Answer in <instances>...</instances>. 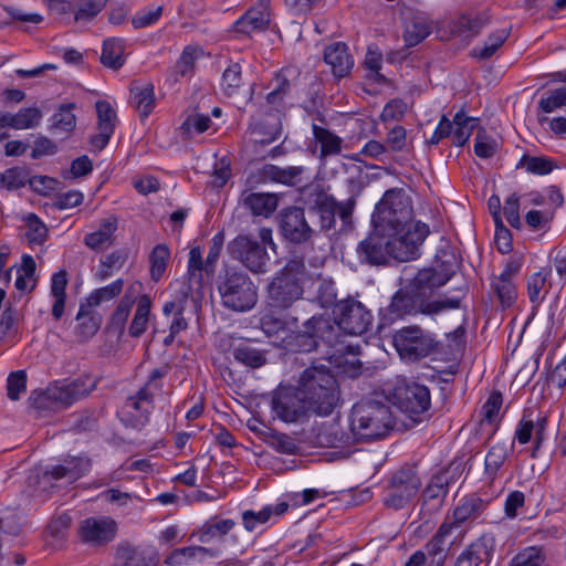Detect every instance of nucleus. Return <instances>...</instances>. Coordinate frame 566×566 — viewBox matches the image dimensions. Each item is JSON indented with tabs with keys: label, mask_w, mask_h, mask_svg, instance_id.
<instances>
[{
	"label": "nucleus",
	"mask_w": 566,
	"mask_h": 566,
	"mask_svg": "<svg viewBox=\"0 0 566 566\" xmlns=\"http://www.w3.org/2000/svg\"><path fill=\"white\" fill-rule=\"evenodd\" d=\"M437 266L419 270L407 284L391 296L390 303L379 310V328L397 319L418 314L433 317L448 310L461 307L468 286L455 289L453 296L439 295L437 291L446 285L455 274L459 264L451 248L440 249L436 255Z\"/></svg>",
	"instance_id": "obj_1"
},
{
	"label": "nucleus",
	"mask_w": 566,
	"mask_h": 566,
	"mask_svg": "<svg viewBox=\"0 0 566 566\" xmlns=\"http://www.w3.org/2000/svg\"><path fill=\"white\" fill-rule=\"evenodd\" d=\"M339 399V384L333 369L313 363L300 373L295 386H279L273 391L271 409L283 422H304L312 416H331Z\"/></svg>",
	"instance_id": "obj_2"
},
{
	"label": "nucleus",
	"mask_w": 566,
	"mask_h": 566,
	"mask_svg": "<svg viewBox=\"0 0 566 566\" xmlns=\"http://www.w3.org/2000/svg\"><path fill=\"white\" fill-rule=\"evenodd\" d=\"M413 209L411 198L402 188H391L385 191L371 214V226L406 241L413 242L420 249L430 233L429 226L421 221L412 222Z\"/></svg>",
	"instance_id": "obj_3"
},
{
	"label": "nucleus",
	"mask_w": 566,
	"mask_h": 566,
	"mask_svg": "<svg viewBox=\"0 0 566 566\" xmlns=\"http://www.w3.org/2000/svg\"><path fill=\"white\" fill-rule=\"evenodd\" d=\"M356 254L361 264L380 266L389 264L390 259L399 262L416 260L420 249L413 242L406 243L373 227L368 235L357 244Z\"/></svg>",
	"instance_id": "obj_4"
},
{
	"label": "nucleus",
	"mask_w": 566,
	"mask_h": 566,
	"mask_svg": "<svg viewBox=\"0 0 566 566\" xmlns=\"http://www.w3.org/2000/svg\"><path fill=\"white\" fill-rule=\"evenodd\" d=\"M342 334L332 317L318 314L303 322L297 329L290 331L283 338V347L292 353L317 352L321 345L334 347L339 344Z\"/></svg>",
	"instance_id": "obj_5"
},
{
	"label": "nucleus",
	"mask_w": 566,
	"mask_h": 566,
	"mask_svg": "<svg viewBox=\"0 0 566 566\" xmlns=\"http://www.w3.org/2000/svg\"><path fill=\"white\" fill-rule=\"evenodd\" d=\"M306 266L303 258L290 259L266 287L265 303L272 312L290 310L303 298Z\"/></svg>",
	"instance_id": "obj_6"
},
{
	"label": "nucleus",
	"mask_w": 566,
	"mask_h": 566,
	"mask_svg": "<svg viewBox=\"0 0 566 566\" xmlns=\"http://www.w3.org/2000/svg\"><path fill=\"white\" fill-rule=\"evenodd\" d=\"M395 418L390 407L373 399L360 400L350 412V431L356 442L384 438L394 428Z\"/></svg>",
	"instance_id": "obj_7"
},
{
	"label": "nucleus",
	"mask_w": 566,
	"mask_h": 566,
	"mask_svg": "<svg viewBox=\"0 0 566 566\" xmlns=\"http://www.w3.org/2000/svg\"><path fill=\"white\" fill-rule=\"evenodd\" d=\"M386 399L406 413L411 426L429 419L431 406L430 390L427 386L405 377H397L395 382L384 390Z\"/></svg>",
	"instance_id": "obj_8"
},
{
	"label": "nucleus",
	"mask_w": 566,
	"mask_h": 566,
	"mask_svg": "<svg viewBox=\"0 0 566 566\" xmlns=\"http://www.w3.org/2000/svg\"><path fill=\"white\" fill-rule=\"evenodd\" d=\"M222 305L233 312H248L258 302V287L242 270L226 266L218 276Z\"/></svg>",
	"instance_id": "obj_9"
},
{
	"label": "nucleus",
	"mask_w": 566,
	"mask_h": 566,
	"mask_svg": "<svg viewBox=\"0 0 566 566\" xmlns=\"http://www.w3.org/2000/svg\"><path fill=\"white\" fill-rule=\"evenodd\" d=\"M421 478L413 463H403L395 470L385 488L384 505L399 511L409 505L421 488Z\"/></svg>",
	"instance_id": "obj_10"
},
{
	"label": "nucleus",
	"mask_w": 566,
	"mask_h": 566,
	"mask_svg": "<svg viewBox=\"0 0 566 566\" xmlns=\"http://www.w3.org/2000/svg\"><path fill=\"white\" fill-rule=\"evenodd\" d=\"M276 219L280 234L290 244L305 245L313 243L317 238L316 226L307 220L305 208L296 206L283 208Z\"/></svg>",
	"instance_id": "obj_11"
},
{
	"label": "nucleus",
	"mask_w": 566,
	"mask_h": 566,
	"mask_svg": "<svg viewBox=\"0 0 566 566\" xmlns=\"http://www.w3.org/2000/svg\"><path fill=\"white\" fill-rule=\"evenodd\" d=\"M333 315L339 333L343 331L355 336L368 332L374 322L371 311L352 296L340 300L333 310Z\"/></svg>",
	"instance_id": "obj_12"
},
{
	"label": "nucleus",
	"mask_w": 566,
	"mask_h": 566,
	"mask_svg": "<svg viewBox=\"0 0 566 566\" xmlns=\"http://www.w3.org/2000/svg\"><path fill=\"white\" fill-rule=\"evenodd\" d=\"M392 342L400 357L410 361L424 358L438 348V342L417 325L397 331Z\"/></svg>",
	"instance_id": "obj_13"
},
{
	"label": "nucleus",
	"mask_w": 566,
	"mask_h": 566,
	"mask_svg": "<svg viewBox=\"0 0 566 566\" xmlns=\"http://www.w3.org/2000/svg\"><path fill=\"white\" fill-rule=\"evenodd\" d=\"M229 255L240 261L253 273H265L270 260L266 247L256 238L249 234H239L227 245Z\"/></svg>",
	"instance_id": "obj_14"
},
{
	"label": "nucleus",
	"mask_w": 566,
	"mask_h": 566,
	"mask_svg": "<svg viewBox=\"0 0 566 566\" xmlns=\"http://www.w3.org/2000/svg\"><path fill=\"white\" fill-rule=\"evenodd\" d=\"M304 203L308 214L318 220L317 237L335 229L338 201L333 195L316 186L305 193Z\"/></svg>",
	"instance_id": "obj_15"
},
{
	"label": "nucleus",
	"mask_w": 566,
	"mask_h": 566,
	"mask_svg": "<svg viewBox=\"0 0 566 566\" xmlns=\"http://www.w3.org/2000/svg\"><path fill=\"white\" fill-rule=\"evenodd\" d=\"M304 203L308 214L318 220L317 237L335 229L338 201L333 195L316 186L305 193Z\"/></svg>",
	"instance_id": "obj_16"
},
{
	"label": "nucleus",
	"mask_w": 566,
	"mask_h": 566,
	"mask_svg": "<svg viewBox=\"0 0 566 566\" xmlns=\"http://www.w3.org/2000/svg\"><path fill=\"white\" fill-rule=\"evenodd\" d=\"M548 427V417L542 412H536L531 408L523 411V416L517 423L514 439L521 444L528 443L534 434V443L531 449V458L536 459L538 452L546 439V431Z\"/></svg>",
	"instance_id": "obj_17"
},
{
	"label": "nucleus",
	"mask_w": 566,
	"mask_h": 566,
	"mask_svg": "<svg viewBox=\"0 0 566 566\" xmlns=\"http://www.w3.org/2000/svg\"><path fill=\"white\" fill-rule=\"evenodd\" d=\"M97 381L90 375H81L75 379L55 380L49 385V394L53 395L60 407H70L75 401L90 395L96 387Z\"/></svg>",
	"instance_id": "obj_18"
},
{
	"label": "nucleus",
	"mask_w": 566,
	"mask_h": 566,
	"mask_svg": "<svg viewBox=\"0 0 566 566\" xmlns=\"http://www.w3.org/2000/svg\"><path fill=\"white\" fill-rule=\"evenodd\" d=\"M117 523L111 516L87 517L80 523L78 537L93 546H105L117 534Z\"/></svg>",
	"instance_id": "obj_19"
},
{
	"label": "nucleus",
	"mask_w": 566,
	"mask_h": 566,
	"mask_svg": "<svg viewBox=\"0 0 566 566\" xmlns=\"http://www.w3.org/2000/svg\"><path fill=\"white\" fill-rule=\"evenodd\" d=\"M494 551V536L490 533L482 534L460 553L453 566H479L482 563L490 564Z\"/></svg>",
	"instance_id": "obj_20"
},
{
	"label": "nucleus",
	"mask_w": 566,
	"mask_h": 566,
	"mask_svg": "<svg viewBox=\"0 0 566 566\" xmlns=\"http://www.w3.org/2000/svg\"><path fill=\"white\" fill-rule=\"evenodd\" d=\"M270 25L269 1L261 0L259 7L249 9L232 27V32L239 38L249 36L254 31H265Z\"/></svg>",
	"instance_id": "obj_21"
},
{
	"label": "nucleus",
	"mask_w": 566,
	"mask_h": 566,
	"mask_svg": "<svg viewBox=\"0 0 566 566\" xmlns=\"http://www.w3.org/2000/svg\"><path fill=\"white\" fill-rule=\"evenodd\" d=\"M92 467V461L86 455L80 457H66L63 459V463L46 468L44 471L45 476H50L54 481L67 479L70 481H76L80 478L86 475Z\"/></svg>",
	"instance_id": "obj_22"
},
{
	"label": "nucleus",
	"mask_w": 566,
	"mask_h": 566,
	"mask_svg": "<svg viewBox=\"0 0 566 566\" xmlns=\"http://www.w3.org/2000/svg\"><path fill=\"white\" fill-rule=\"evenodd\" d=\"M220 553L218 548L201 545L178 547L166 555L164 564L166 566H189L196 560L202 563L206 557L216 558Z\"/></svg>",
	"instance_id": "obj_23"
},
{
	"label": "nucleus",
	"mask_w": 566,
	"mask_h": 566,
	"mask_svg": "<svg viewBox=\"0 0 566 566\" xmlns=\"http://www.w3.org/2000/svg\"><path fill=\"white\" fill-rule=\"evenodd\" d=\"M324 62L331 66L332 73L337 78L346 77L354 66V57L344 42H334L324 50Z\"/></svg>",
	"instance_id": "obj_24"
},
{
	"label": "nucleus",
	"mask_w": 566,
	"mask_h": 566,
	"mask_svg": "<svg viewBox=\"0 0 566 566\" xmlns=\"http://www.w3.org/2000/svg\"><path fill=\"white\" fill-rule=\"evenodd\" d=\"M93 307L87 306L85 301L80 303L78 312L75 316L77 323L74 327V334L80 343H85L94 337L101 328L103 316Z\"/></svg>",
	"instance_id": "obj_25"
},
{
	"label": "nucleus",
	"mask_w": 566,
	"mask_h": 566,
	"mask_svg": "<svg viewBox=\"0 0 566 566\" xmlns=\"http://www.w3.org/2000/svg\"><path fill=\"white\" fill-rule=\"evenodd\" d=\"M451 531L452 525L448 522H443L430 541L424 545V553L428 560L426 566H444L448 556L446 538Z\"/></svg>",
	"instance_id": "obj_26"
},
{
	"label": "nucleus",
	"mask_w": 566,
	"mask_h": 566,
	"mask_svg": "<svg viewBox=\"0 0 566 566\" xmlns=\"http://www.w3.org/2000/svg\"><path fill=\"white\" fill-rule=\"evenodd\" d=\"M234 526L235 522L232 518L212 516L196 528L190 537H197L198 541L203 544H209L214 539L221 542Z\"/></svg>",
	"instance_id": "obj_27"
},
{
	"label": "nucleus",
	"mask_w": 566,
	"mask_h": 566,
	"mask_svg": "<svg viewBox=\"0 0 566 566\" xmlns=\"http://www.w3.org/2000/svg\"><path fill=\"white\" fill-rule=\"evenodd\" d=\"M268 353L269 350L260 348L258 344L251 340H242L231 347L233 358L252 369L260 368L266 364Z\"/></svg>",
	"instance_id": "obj_28"
},
{
	"label": "nucleus",
	"mask_w": 566,
	"mask_h": 566,
	"mask_svg": "<svg viewBox=\"0 0 566 566\" xmlns=\"http://www.w3.org/2000/svg\"><path fill=\"white\" fill-rule=\"evenodd\" d=\"M491 15L488 10L478 12L475 15L462 13L451 22L452 33L459 36H475L490 23Z\"/></svg>",
	"instance_id": "obj_29"
},
{
	"label": "nucleus",
	"mask_w": 566,
	"mask_h": 566,
	"mask_svg": "<svg viewBox=\"0 0 566 566\" xmlns=\"http://www.w3.org/2000/svg\"><path fill=\"white\" fill-rule=\"evenodd\" d=\"M241 200L253 216L268 218L276 210L279 196L270 192H248L244 190Z\"/></svg>",
	"instance_id": "obj_30"
},
{
	"label": "nucleus",
	"mask_w": 566,
	"mask_h": 566,
	"mask_svg": "<svg viewBox=\"0 0 566 566\" xmlns=\"http://www.w3.org/2000/svg\"><path fill=\"white\" fill-rule=\"evenodd\" d=\"M452 476L448 470L440 471L432 475L429 484L422 492V507L430 501H436V509H439L449 492V485Z\"/></svg>",
	"instance_id": "obj_31"
},
{
	"label": "nucleus",
	"mask_w": 566,
	"mask_h": 566,
	"mask_svg": "<svg viewBox=\"0 0 566 566\" xmlns=\"http://www.w3.org/2000/svg\"><path fill=\"white\" fill-rule=\"evenodd\" d=\"M303 172L304 168L302 166L281 168L272 164H265L261 169V176L264 179H269L289 187H295L301 184Z\"/></svg>",
	"instance_id": "obj_32"
},
{
	"label": "nucleus",
	"mask_w": 566,
	"mask_h": 566,
	"mask_svg": "<svg viewBox=\"0 0 566 566\" xmlns=\"http://www.w3.org/2000/svg\"><path fill=\"white\" fill-rule=\"evenodd\" d=\"M452 123V142L455 146H464L472 133L479 129L480 118L468 116L464 111H459L451 120Z\"/></svg>",
	"instance_id": "obj_33"
},
{
	"label": "nucleus",
	"mask_w": 566,
	"mask_h": 566,
	"mask_svg": "<svg viewBox=\"0 0 566 566\" xmlns=\"http://www.w3.org/2000/svg\"><path fill=\"white\" fill-rule=\"evenodd\" d=\"M154 84L147 83L144 86L132 84L130 86V104L139 112L142 118L150 115L156 106Z\"/></svg>",
	"instance_id": "obj_34"
},
{
	"label": "nucleus",
	"mask_w": 566,
	"mask_h": 566,
	"mask_svg": "<svg viewBox=\"0 0 566 566\" xmlns=\"http://www.w3.org/2000/svg\"><path fill=\"white\" fill-rule=\"evenodd\" d=\"M118 220L115 216L103 219L99 228L84 238V243L92 250H101L105 244H112V237L117 230Z\"/></svg>",
	"instance_id": "obj_35"
},
{
	"label": "nucleus",
	"mask_w": 566,
	"mask_h": 566,
	"mask_svg": "<svg viewBox=\"0 0 566 566\" xmlns=\"http://www.w3.org/2000/svg\"><path fill=\"white\" fill-rule=\"evenodd\" d=\"M486 504L485 501L475 495L465 497L463 502L453 510V521L450 524L452 527L459 526L469 520L476 518L485 510Z\"/></svg>",
	"instance_id": "obj_36"
},
{
	"label": "nucleus",
	"mask_w": 566,
	"mask_h": 566,
	"mask_svg": "<svg viewBox=\"0 0 566 566\" xmlns=\"http://www.w3.org/2000/svg\"><path fill=\"white\" fill-rule=\"evenodd\" d=\"M125 42L119 38L106 39L103 42L101 63L112 70L120 69L125 63Z\"/></svg>",
	"instance_id": "obj_37"
},
{
	"label": "nucleus",
	"mask_w": 566,
	"mask_h": 566,
	"mask_svg": "<svg viewBox=\"0 0 566 566\" xmlns=\"http://www.w3.org/2000/svg\"><path fill=\"white\" fill-rule=\"evenodd\" d=\"M75 108V103L61 104L50 118L49 130H60L70 135L76 126V116L73 113Z\"/></svg>",
	"instance_id": "obj_38"
},
{
	"label": "nucleus",
	"mask_w": 566,
	"mask_h": 566,
	"mask_svg": "<svg viewBox=\"0 0 566 566\" xmlns=\"http://www.w3.org/2000/svg\"><path fill=\"white\" fill-rule=\"evenodd\" d=\"M312 130L315 140L319 144V156L322 158L337 155L342 151L343 139L339 136L316 124L312 125Z\"/></svg>",
	"instance_id": "obj_39"
},
{
	"label": "nucleus",
	"mask_w": 566,
	"mask_h": 566,
	"mask_svg": "<svg viewBox=\"0 0 566 566\" xmlns=\"http://www.w3.org/2000/svg\"><path fill=\"white\" fill-rule=\"evenodd\" d=\"M263 441L275 451L284 454H296L298 446L295 439L287 433L279 432L272 428L262 431Z\"/></svg>",
	"instance_id": "obj_40"
},
{
	"label": "nucleus",
	"mask_w": 566,
	"mask_h": 566,
	"mask_svg": "<svg viewBox=\"0 0 566 566\" xmlns=\"http://www.w3.org/2000/svg\"><path fill=\"white\" fill-rule=\"evenodd\" d=\"M151 310V298L149 295L144 294L139 297L137 307L129 325L128 333L132 337H140L146 328L149 321Z\"/></svg>",
	"instance_id": "obj_41"
},
{
	"label": "nucleus",
	"mask_w": 566,
	"mask_h": 566,
	"mask_svg": "<svg viewBox=\"0 0 566 566\" xmlns=\"http://www.w3.org/2000/svg\"><path fill=\"white\" fill-rule=\"evenodd\" d=\"M510 35L506 29L492 32L485 40L483 46H475L471 50L470 55L479 61L492 57L495 52L504 44Z\"/></svg>",
	"instance_id": "obj_42"
},
{
	"label": "nucleus",
	"mask_w": 566,
	"mask_h": 566,
	"mask_svg": "<svg viewBox=\"0 0 566 566\" xmlns=\"http://www.w3.org/2000/svg\"><path fill=\"white\" fill-rule=\"evenodd\" d=\"M516 168H525L526 171L532 175L546 176L557 168V164L554 159L545 156L524 154L517 163Z\"/></svg>",
	"instance_id": "obj_43"
},
{
	"label": "nucleus",
	"mask_w": 566,
	"mask_h": 566,
	"mask_svg": "<svg viewBox=\"0 0 566 566\" xmlns=\"http://www.w3.org/2000/svg\"><path fill=\"white\" fill-rule=\"evenodd\" d=\"M382 54L376 44L368 45L363 66L369 72L366 77L377 84H388V78L380 73Z\"/></svg>",
	"instance_id": "obj_44"
},
{
	"label": "nucleus",
	"mask_w": 566,
	"mask_h": 566,
	"mask_svg": "<svg viewBox=\"0 0 566 566\" xmlns=\"http://www.w3.org/2000/svg\"><path fill=\"white\" fill-rule=\"evenodd\" d=\"M135 303V300L130 297L129 295L125 294L119 303L117 304L116 308L112 313V316L109 318L107 328L112 332L123 333L127 318L129 316L130 310Z\"/></svg>",
	"instance_id": "obj_45"
},
{
	"label": "nucleus",
	"mask_w": 566,
	"mask_h": 566,
	"mask_svg": "<svg viewBox=\"0 0 566 566\" xmlns=\"http://www.w3.org/2000/svg\"><path fill=\"white\" fill-rule=\"evenodd\" d=\"M170 251L166 244H156L149 254L150 263V277L153 281L158 282L168 264Z\"/></svg>",
	"instance_id": "obj_46"
},
{
	"label": "nucleus",
	"mask_w": 566,
	"mask_h": 566,
	"mask_svg": "<svg viewBox=\"0 0 566 566\" xmlns=\"http://www.w3.org/2000/svg\"><path fill=\"white\" fill-rule=\"evenodd\" d=\"M97 115V130H106L114 133L117 124V114L109 102L98 99L95 103Z\"/></svg>",
	"instance_id": "obj_47"
},
{
	"label": "nucleus",
	"mask_w": 566,
	"mask_h": 566,
	"mask_svg": "<svg viewBox=\"0 0 566 566\" xmlns=\"http://www.w3.org/2000/svg\"><path fill=\"white\" fill-rule=\"evenodd\" d=\"M509 455L507 448L503 443L492 446L484 461V471L489 478H494Z\"/></svg>",
	"instance_id": "obj_48"
},
{
	"label": "nucleus",
	"mask_w": 566,
	"mask_h": 566,
	"mask_svg": "<svg viewBox=\"0 0 566 566\" xmlns=\"http://www.w3.org/2000/svg\"><path fill=\"white\" fill-rule=\"evenodd\" d=\"M124 286V281L118 279L111 284L94 290L84 301L87 302V306H98L104 301H111L118 296Z\"/></svg>",
	"instance_id": "obj_49"
},
{
	"label": "nucleus",
	"mask_w": 566,
	"mask_h": 566,
	"mask_svg": "<svg viewBox=\"0 0 566 566\" xmlns=\"http://www.w3.org/2000/svg\"><path fill=\"white\" fill-rule=\"evenodd\" d=\"M29 180V170L25 167H11L4 172H0V187L8 190L23 188Z\"/></svg>",
	"instance_id": "obj_50"
},
{
	"label": "nucleus",
	"mask_w": 566,
	"mask_h": 566,
	"mask_svg": "<svg viewBox=\"0 0 566 566\" xmlns=\"http://www.w3.org/2000/svg\"><path fill=\"white\" fill-rule=\"evenodd\" d=\"M43 117L42 111L36 107H22L14 114V129H31L40 125Z\"/></svg>",
	"instance_id": "obj_51"
},
{
	"label": "nucleus",
	"mask_w": 566,
	"mask_h": 566,
	"mask_svg": "<svg viewBox=\"0 0 566 566\" xmlns=\"http://www.w3.org/2000/svg\"><path fill=\"white\" fill-rule=\"evenodd\" d=\"M241 84V65L239 63H232L224 70L222 74V92L227 97H232L238 93Z\"/></svg>",
	"instance_id": "obj_52"
},
{
	"label": "nucleus",
	"mask_w": 566,
	"mask_h": 566,
	"mask_svg": "<svg viewBox=\"0 0 566 566\" xmlns=\"http://www.w3.org/2000/svg\"><path fill=\"white\" fill-rule=\"evenodd\" d=\"M24 221L28 226L25 237L30 243L43 244L48 239L49 229L45 223L33 212H30Z\"/></svg>",
	"instance_id": "obj_53"
},
{
	"label": "nucleus",
	"mask_w": 566,
	"mask_h": 566,
	"mask_svg": "<svg viewBox=\"0 0 566 566\" xmlns=\"http://www.w3.org/2000/svg\"><path fill=\"white\" fill-rule=\"evenodd\" d=\"M202 271H205V261L202 259V252L200 247H193L189 251V260H188V276H189V285L195 282L198 287L202 286ZM191 290V286L188 287V292Z\"/></svg>",
	"instance_id": "obj_54"
},
{
	"label": "nucleus",
	"mask_w": 566,
	"mask_h": 566,
	"mask_svg": "<svg viewBox=\"0 0 566 566\" xmlns=\"http://www.w3.org/2000/svg\"><path fill=\"white\" fill-rule=\"evenodd\" d=\"M31 409L42 416L43 412L52 411L57 406L56 400H53V395L49 394V386L45 390H33L28 399Z\"/></svg>",
	"instance_id": "obj_55"
},
{
	"label": "nucleus",
	"mask_w": 566,
	"mask_h": 566,
	"mask_svg": "<svg viewBox=\"0 0 566 566\" xmlns=\"http://www.w3.org/2000/svg\"><path fill=\"white\" fill-rule=\"evenodd\" d=\"M497 147L496 140L486 134L484 127H480L475 136L474 154L482 159H489L496 154Z\"/></svg>",
	"instance_id": "obj_56"
},
{
	"label": "nucleus",
	"mask_w": 566,
	"mask_h": 566,
	"mask_svg": "<svg viewBox=\"0 0 566 566\" xmlns=\"http://www.w3.org/2000/svg\"><path fill=\"white\" fill-rule=\"evenodd\" d=\"M492 287L503 307H510L515 302L517 292L513 281L497 277Z\"/></svg>",
	"instance_id": "obj_57"
},
{
	"label": "nucleus",
	"mask_w": 566,
	"mask_h": 566,
	"mask_svg": "<svg viewBox=\"0 0 566 566\" xmlns=\"http://www.w3.org/2000/svg\"><path fill=\"white\" fill-rule=\"evenodd\" d=\"M549 273V270L542 269L527 279V295L533 304V308H536L541 303L539 293L544 287Z\"/></svg>",
	"instance_id": "obj_58"
},
{
	"label": "nucleus",
	"mask_w": 566,
	"mask_h": 566,
	"mask_svg": "<svg viewBox=\"0 0 566 566\" xmlns=\"http://www.w3.org/2000/svg\"><path fill=\"white\" fill-rule=\"evenodd\" d=\"M316 298L323 308H336L339 301H337L335 283L327 279L321 280L316 292Z\"/></svg>",
	"instance_id": "obj_59"
},
{
	"label": "nucleus",
	"mask_w": 566,
	"mask_h": 566,
	"mask_svg": "<svg viewBox=\"0 0 566 566\" xmlns=\"http://www.w3.org/2000/svg\"><path fill=\"white\" fill-rule=\"evenodd\" d=\"M224 232L219 231L217 232L210 242L209 252L205 260V272L207 274H213L216 271V263L220 256L222 247L224 244Z\"/></svg>",
	"instance_id": "obj_60"
},
{
	"label": "nucleus",
	"mask_w": 566,
	"mask_h": 566,
	"mask_svg": "<svg viewBox=\"0 0 566 566\" xmlns=\"http://www.w3.org/2000/svg\"><path fill=\"white\" fill-rule=\"evenodd\" d=\"M431 33L430 27L420 21H413L403 33L406 48H412L422 42Z\"/></svg>",
	"instance_id": "obj_61"
},
{
	"label": "nucleus",
	"mask_w": 566,
	"mask_h": 566,
	"mask_svg": "<svg viewBox=\"0 0 566 566\" xmlns=\"http://www.w3.org/2000/svg\"><path fill=\"white\" fill-rule=\"evenodd\" d=\"M81 3L74 13L75 21L93 20L106 6V0H78Z\"/></svg>",
	"instance_id": "obj_62"
},
{
	"label": "nucleus",
	"mask_w": 566,
	"mask_h": 566,
	"mask_svg": "<svg viewBox=\"0 0 566 566\" xmlns=\"http://www.w3.org/2000/svg\"><path fill=\"white\" fill-rule=\"evenodd\" d=\"M27 389V373L24 370H17L9 374L7 378V395L12 401L20 398L21 392Z\"/></svg>",
	"instance_id": "obj_63"
},
{
	"label": "nucleus",
	"mask_w": 566,
	"mask_h": 566,
	"mask_svg": "<svg viewBox=\"0 0 566 566\" xmlns=\"http://www.w3.org/2000/svg\"><path fill=\"white\" fill-rule=\"evenodd\" d=\"M544 562V556L536 547H530L513 557L511 566H541Z\"/></svg>",
	"instance_id": "obj_64"
}]
</instances>
